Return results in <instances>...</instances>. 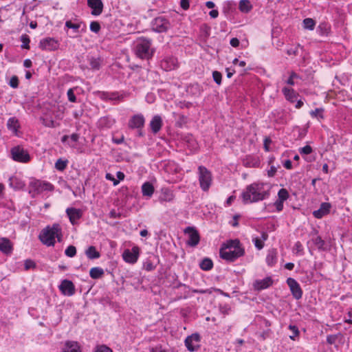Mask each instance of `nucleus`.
<instances>
[{
  "instance_id": "37998d69",
  "label": "nucleus",
  "mask_w": 352,
  "mask_h": 352,
  "mask_svg": "<svg viewBox=\"0 0 352 352\" xmlns=\"http://www.w3.org/2000/svg\"><path fill=\"white\" fill-rule=\"evenodd\" d=\"M65 253L69 257H74L76 254V248L74 245H69L65 250Z\"/></svg>"
},
{
  "instance_id": "052dcab7",
  "label": "nucleus",
  "mask_w": 352,
  "mask_h": 352,
  "mask_svg": "<svg viewBox=\"0 0 352 352\" xmlns=\"http://www.w3.org/2000/svg\"><path fill=\"white\" fill-rule=\"evenodd\" d=\"M230 45L232 46V47H238L239 45V41L238 38H233L230 40Z\"/></svg>"
},
{
  "instance_id": "4468645a",
  "label": "nucleus",
  "mask_w": 352,
  "mask_h": 352,
  "mask_svg": "<svg viewBox=\"0 0 352 352\" xmlns=\"http://www.w3.org/2000/svg\"><path fill=\"white\" fill-rule=\"evenodd\" d=\"M160 65L166 71L173 70L178 67L177 59L173 56H166L161 61Z\"/></svg>"
},
{
  "instance_id": "473e14b6",
  "label": "nucleus",
  "mask_w": 352,
  "mask_h": 352,
  "mask_svg": "<svg viewBox=\"0 0 352 352\" xmlns=\"http://www.w3.org/2000/svg\"><path fill=\"white\" fill-rule=\"evenodd\" d=\"M68 164L67 160H63L61 158L57 160L55 163V168L60 171H63Z\"/></svg>"
},
{
  "instance_id": "6ab92c4d",
  "label": "nucleus",
  "mask_w": 352,
  "mask_h": 352,
  "mask_svg": "<svg viewBox=\"0 0 352 352\" xmlns=\"http://www.w3.org/2000/svg\"><path fill=\"white\" fill-rule=\"evenodd\" d=\"M175 199L173 191L168 188H162L161 190V195L159 197L160 202H171Z\"/></svg>"
},
{
  "instance_id": "7c9ffc66",
  "label": "nucleus",
  "mask_w": 352,
  "mask_h": 352,
  "mask_svg": "<svg viewBox=\"0 0 352 352\" xmlns=\"http://www.w3.org/2000/svg\"><path fill=\"white\" fill-rule=\"evenodd\" d=\"M86 255L90 259L98 258L100 257V253L96 250L94 246H90L86 250Z\"/></svg>"
},
{
  "instance_id": "b1692460",
  "label": "nucleus",
  "mask_w": 352,
  "mask_h": 352,
  "mask_svg": "<svg viewBox=\"0 0 352 352\" xmlns=\"http://www.w3.org/2000/svg\"><path fill=\"white\" fill-rule=\"evenodd\" d=\"M150 126L152 131L157 133L162 128V120L160 116H155L151 121Z\"/></svg>"
},
{
  "instance_id": "39448f33",
  "label": "nucleus",
  "mask_w": 352,
  "mask_h": 352,
  "mask_svg": "<svg viewBox=\"0 0 352 352\" xmlns=\"http://www.w3.org/2000/svg\"><path fill=\"white\" fill-rule=\"evenodd\" d=\"M198 170L200 187L204 191H208L212 184V174L202 166H199Z\"/></svg>"
},
{
  "instance_id": "c85d7f7f",
  "label": "nucleus",
  "mask_w": 352,
  "mask_h": 352,
  "mask_svg": "<svg viewBox=\"0 0 352 352\" xmlns=\"http://www.w3.org/2000/svg\"><path fill=\"white\" fill-rule=\"evenodd\" d=\"M90 276L94 279H97L104 275V270L100 267H92L89 271Z\"/></svg>"
},
{
  "instance_id": "cd10ccee",
  "label": "nucleus",
  "mask_w": 352,
  "mask_h": 352,
  "mask_svg": "<svg viewBox=\"0 0 352 352\" xmlns=\"http://www.w3.org/2000/svg\"><path fill=\"white\" fill-rule=\"evenodd\" d=\"M7 126L8 128L12 131L15 134H16L18 129L20 126L18 120L15 118H10L8 121Z\"/></svg>"
},
{
  "instance_id": "338daca9",
  "label": "nucleus",
  "mask_w": 352,
  "mask_h": 352,
  "mask_svg": "<svg viewBox=\"0 0 352 352\" xmlns=\"http://www.w3.org/2000/svg\"><path fill=\"white\" fill-rule=\"evenodd\" d=\"M23 65L26 68H29L32 66V61L30 59H25L23 62Z\"/></svg>"
},
{
  "instance_id": "79ce46f5",
  "label": "nucleus",
  "mask_w": 352,
  "mask_h": 352,
  "mask_svg": "<svg viewBox=\"0 0 352 352\" xmlns=\"http://www.w3.org/2000/svg\"><path fill=\"white\" fill-rule=\"evenodd\" d=\"M69 138H70V141L68 142L69 146L72 147V148H75L76 147V143L79 140V135L78 133H73L69 137Z\"/></svg>"
},
{
  "instance_id": "bf43d9fd",
  "label": "nucleus",
  "mask_w": 352,
  "mask_h": 352,
  "mask_svg": "<svg viewBox=\"0 0 352 352\" xmlns=\"http://www.w3.org/2000/svg\"><path fill=\"white\" fill-rule=\"evenodd\" d=\"M276 171V168L274 166H271L270 169L267 172V175L269 177H274Z\"/></svg>"
},
{
  "instance_id": "603ef678",
  "label": "nucleus",
  "mask_w": 352,
  "mask_h": 352,
  "mask_svg": "<svg viewBox=\"0 0 352 352\" xmlns=\"http://www.w3.org/2000/svg\"><path fill=\"white\" fill-rule=\"evenodd\" d=\"M311 152H312V148L309 145H307V146L302 147V148H300V153L301 154H305V155L310 154Z\"/></svg>"
},
{
  "instance_id": "7ed1b4c3",
  "label": "nucleus",
  "mask_w": 352,
  "mask_h": 352,
  "mask_svg": "<svg viewBox=\"0 0 352 352\" xmlns=\"http://www.w3.org/2000/svg\"><path fill=\"white\" fill-rule=\"evenodd\" d=\"M56 237L58 242L62 241L61 228L58 223L53 224L52 227L47 226L44 228L38 236L40 241L47 246H54Z\"/></svg>"
},
{
  "instance_id": "ddd939ff",
  "label": "nucleus",
  "mask_w": 352,
  "mask_h": 352,
  "mask_svg": "<svg viewBox=\"0 0 352 352\" xmlns=\"http://www.w3.org/2000/svg\"><path fill=\"white\" fill-rule=\"evenodd\" d=\"M287 283L289 287L291 292L294 298L296 300L301 298L302 296V291L298 283L292 278H288L287 280Z\"/></svg>"
},
{
  "instance_id": "de8ad7c7",
  "label": "nucleus",
  "mask_w": 352,
  "mask_h": 352,
  "mask_svg": "<svg viewBox=\"0 0 352 352\" xmlns=\"http://www.w3.org/2000/svg\"><path fill=\"white\" fill-rule=\"evenodd\" d=\"M90 30L95 33H98L100 30V23L97 21H92L90 24Z\"/></svg>"
},
{
  "instance_id": "f3484780",
  "label": "nucleus",
  "mask_w": 352,
  "mask_h": 352,
  "mask_svg": "<svg viewBox=\"0 0 352 352\" xmlns=\"http://www.w3.org/2000/svg\"><path fill=\"white\" fill-rule=\"evenodd\" d=\"M66 213L72 225L76 223V221L81 218L82 215V210L75 208H68L66 210Z\"/></svg>"
},
{
  "instance_id": "f8f14e48",
  "label": "nucleus",
  "mask_w": 352,
  "mask_h": 352,
  "mask_svg": "<svg viewBox=\"0 0 352 352\" xmlns=\"http://www.w3.org/2000/svg\"><path fill=\"white\" fill-rule=\"evenodd\" d=\"M32 187L34 188L35 193L39 194L43 191H52L54 186L49 182L36 180L31 183Z\"/></svg>"
},
{
  "instance_id": "dca6fc26",
  "label": "nucleus",
  "mask_w": 352,
  "mask_h": 352,
  "mask_svg": "<svg viewBox=\"0 0 352 352\" xmlns=\"http://www.w3.org/2000/svg\"><path fill=\"white\" fill-rule=\"evenodd\" d=\"M39 47L42 50L52 51L58 47L57 41L52 38H46L40 41Z\"/></svg>"
},
{
  "instance_id": "bb28decb",
  "label": "nucleus",
  "mask_w": 352,
  "mask_h": 352,
  "mask_svg": "<svg viewBox=\"0 0 352 352\" xmlns=\"http://www.w3.org/2000/svg\"><path fill=\"white\" fill-rule=\"evenodd\" d=\"M239 8L241 12L248 13L252 9V6L248 0H241Z\"/></svg>"
},
{
  "instance_id": "2f4dec72",
  "label": "nucleus",
  "mask_w": 352,
  "mask_h": 352,
  "mask_svg": "<svg viewBox=\"0 0 352 352\" xmlns=\"http://www.w3.org/2000/svg\"><path fill=\"white\" fill-rule=\"evenodd\" d=\"M199 266L201 270L208 271L212 268L213 263L211 259L206 258L201 261Z\"/></svg>"
},
{
  "instance_id": "13d9d810",
  "label": "nucleus",
  "mask_w": 352,
  "mask_h": 352,
  "mask_svg": "<svg viewBox=\"0 0 352 352\" xmlns=\"http://www.w3.org/2000/svg\"><path fill=\"white\" fill-rule=\"evenodd\" d=\"M272 142V140L270 138H265L264 140V148L266 151H270V144Z\"/></svg>"
},
{
  "instance_id": "69168bd1",
  "label": "nucleus",
  "mask_w": 352,
  "mask_h": 352,
  "mask_svg": "<svg viewBox=\"0 0 352 352\" xmlns=\"http://www.w3.org/2000/svg\"><path fill=\"white\" fill-rule=\"evenodd\" d=\"M283 201H280V200H279V201H276V204H276V208H277V210H278V211L282 210L283 207Z\"/></svg>"
},
{
  "instance_id": "a18cd8bd",
  "label": "nucleus",
  "mask_w": 352,
  "mask_h": 352,
  "mask_svg": "<svg viewBox=\"0 0 352 352\" xmlns=\"http://www.w3.org/2000/svg\"><path fill=\"white\" fill-rule=\"evenodd\" d=\"M95 352H113V351L109 346L102 344L96 347Z\"/></svg>"
},
{
  "instance_id": "a211bd4d",
  "label": "nucleus",
  "mask_w": 352,
  "mask_h": 352,
  "mask_svg": "<svg viewBox=\"0 0 352 352\" xmlns=\"http://www.w3.org/2000/svg\"><path fill=\"white\" fill-rule=\"evenodd\" d=\"M87 4L92 9L93 15L98 16L102 13L103 3L101 0H87Z\"/></svg>"
},
{
  "instance_id": "5701e85b",
  "label": "nucleus",
  "mask_w": 352,
  "mask_h": 352,
  "mask_svg": "<svg viewBox=\"0 0 352 352\" xmlns=\"http://www.w3.org/2000/svg\"><path fill=\"white\" fill-rule=\"evenodd\" d=\"M144 118L142 115H135L129 120V126L132 129H139L143 126Z\"/></svg>"
},
{
  "instance_id": "f257e3e1",
  "label": "nucleus",
  "mask_w": 352,
  "mask_h": 352,
  "mask_svg": "<svg viewBox=\"0 0 352 352\" xmlns=\"http://www.w3.org/2000/svg\"><path fill=\"white\" fill-rule=\"evenodd\" d=\"M267 185L263 183H253L246 187L242 193L245 204L257 202L267 199L270 195Z\"/></svg>"
},
{
  "instance_id": "3c124183",
  "label": "nucleus",
  "mask_w": 352,
  "mask_h": 352,
  "mask_svg": "<svg viewBox=\"0 0 352 352\" xmlns=\"http://www.w3.org/2000/svg\"><path fill=\"white\" fill-rule=\"evenodd\" d=\"M322 112V111H311L310 115L311 118H316L317 120H320V119L323 118Z\"/></svg>"
},
{
  "instance_id": "72a5a7b5",
  "label": "nucleus",
  "mask_w": 352,
  "mask_h": 352,
  "mask_svg": "<svg viewBox=\"0 0 352 352\" xmlns=\"http://www.w3.org/2000/svg\"><path fill=\"white\" fill-rule=\"evenodd\" d=\"M41 120H42L43 124L48 127H56L58 124L56 122L53 120L52 118H48L47 116L41 118Z\"/></svg>"
},
{
  "instance_id": "e433bc0d",
  "label": "nucleus",
  "mask_w": 352,
  "mask_h": 352,
  "mask_svg": "<svg viewBox=\"0 0 352 352\" xmlns=\"http://www.w3.org/2000/svg\"><path fill=\"white\" fill-rule=\"evenodd\" d=\"M21 41L22 42L21 47L23 49L29 50V43L30 42L29 36L27 34H23L21 37Z\"/></svg>"
},
{
  "instance_id": "58836bf2",
  "label": "nucleus",
  "mask_w": 352,
  "mask_h": 352,
  "mask_svg": "<svg viewBox=\"0 0 352 352\" xmlns=\"http://www.w3.org/2000/svg\"><path fill=\"white\" fill-rule=\"evenodd\" d=\"M82 24V22L75 23L71 21H67L65 23V26L68 28L73 29L75 32H76L81 27Z\"/></svg>"
},
{
  "instance_id": "2eb2a0df",
  "label": "nucleus",
  "mask_w": 352,
  "mask_h": 352,
  "mask_svg": "<svg viewBox=\"0 0 352 352\" xmlns=\"http://www.w3.org/2000/svg\"><path fill=\"white\" fill-rule=\"evenodd\" d=\"M59 289L64 295L72 296L75 294L74 283L69 280H63L59 285Z\"/></svg>"
},
{
  "instance_id": "5fc2aeb1",
  "label": "nucleus",
  "mask_w": 352,
  "mask_h": 352,
  "mask_svg": "<svg viewBox=\"0 0 352 352\" xmlns=\"http://www.w3.org/2000/svg\"><path fill=\"white\" fill-rule=\"evenodd\" d=\"M254 245L258 250H261L264 246L263 241L258 238L254 239Z\"/></svg>"
},
{
  "instance_id": "412c9836",
  "label": "nucleus",
  "mask_w": 352,
  "mask_h": 352,
  "mask_svg": "<svg viewBox=\"0 0 352 352\" xmlns=\"http://www.w3.org/2000/svg\"><path fill=\"white\" fill-rule=\"evenodd\" d=\"M13 246L10 241L7 238H0V251L6 255L12 252Z\"/></svg>"
},
{
  "instance_id": "4c0bfd02",
  "label": "nucleus",
  "mask_w": 352,
  "mask_h": 352,
  "mask_svg": "<svg viewBox=\"0 0 352 352\" xmlns=\"http://www.w3.org/2000/svg\"><path fill=\"white\" fill-rule=\"evenodd\" d=\"M314 243L317 246V248L319 250H325V248H324L325 242L324 240L322 239V238L320 236H317L314 240Z\"/></svg>"
},
{
  "instance_id": "c756f323",
  "label": "nucleus",
  "mask_w": 352,
  "mask_h": 352,
  "mask_svg": "<svg viewBox=\"0 0 352 352\" xmlns=\"http://www.w3.org/2000/svg\"><path fill=\"white\" fill-rule=\"evenodd\" d=\"M90 68L94 70H98L100 68L102 60L100 58L91 57L89 58Z\"/></svg>"
},
{
  "instance_id": "4d7b16f0",
  "label": "nucleus",
  "mask_w": 352,
  "mask_h": 352,
  "mask_svg": "<svg viewBox=\"0 0 352 352\" xmlns=\"http://www.w3.org/2000/svg\"><path fill=\"white\" fill-rule=\"evenodd\" d=\"M180 6L182 8H183L184 10H186L189 8V0H181L180 1Z\"/></svg>"
},
{
  "instance_id": "aec40b11",
  "label": "nucleus",
  "mask_w": 352,
  "mask_h": 352,
  "mask_svg": "<svg viewBox=\"0 0 352 352\" xmlns=\"http://www.w3.org/2000/svg\"><path fill=\"white\" fill-rule=\"evenodd\" d=\"M273 283V280L270 277H266L263 280H256L253 284L254 288L256 290L260 291L267 289L270 287Z\"/></svg>"
},
{
  "instance_id": "e2e57ef3",
  "label": "nucleus",
  "mask_w": 352,
  "mask_h": 352,
  "mask_svg": "<svg viewBox=\"0 0 352 352\" xmlns=\"http://www.w3.org/2000/svg\"><path fill=\"white\" fill-rule=\"evenodd\" d=\"M283 165H284L285 168L287 169H292V163L291 160H286L284 162Z\"/></svg>"
},
{
  "instance_id": "49530a36",
  "label": "nucleus",
  "mask_w": 352,
  "mask_h": 352,
  "mask_svg": "<svg viewBox=\"0 0 352 352\" xmlns=\"http://www.w3.org/2000/svg\"><path fill=\"white\" fill-rule=\"evenodd\" d=\"M9 85L11 87L16 89L19 87V78L16 76H13L9 82Z\"/></svg>"
},
{
  "instance_id": "09e8293b",
  "label": "nucleus",
  "mask_w": 352,
  "mask_h": 352,
  "mask_svg": "<svg viewBox=\"0 0 352 352\" xmlns=\"http://www.w3.org/2000/svg\"><path fill=\"white\" fill-rule=\"evenodd\" d=\"M212 77H213L214 80L215 81V82L217 85H220L221 83L222 75L220 72H219L217 71L213 72Z\"/></svg>"
},
{
  "instance_id": "0e129e2a",
  "label": "nucleus",
  "mask_w": 352,
  "mask_h": 352,
  "mask_svg": "<svg viewBox=\"0 0 352 352\" xmlns=\"http://www.w3.org/2000/svg\"><path fill=\"white\" fill-rule=\"evenodd\" d=\"M209 15L213 18V19H215L219 15V12L218 10H211L210 12H209Z\"/></svg>"
},
{
  "instance_id": "0eeeda50",
  "label": "nucleus",
  "mask_w": 352,
  "mask_h": 352,
  "mask_svg": "<svg viewBox=\"0 0 352 352\" xmlns=\"http://www.w3.org/2000/svg\"><path fill=\"white\" fill-rule=\"evenodd\" d=\"M282 91L287 100L291 103L294 104V107L296 109L301 108L303 104V101L298 94L293 89L288 87H283Z\"/></svg>"
},
{
  "instance_id": "393cba45",
  "label": "nucleus",
  "mask_w": 352,
  "mask_h": 352,
  "mask_svg": "<svg viewBox=\"0 0 352 352\" xmlns=\"http://www.w3.org/2000/svg\"><path fill=\"white\" fill-rule=\"evenodd\" d=\"M155 191L154 186L148 182L144 183L142 186V193L144 197H151Z\"/></svg>"
},
{
  "instance_id": "6e6552de",
  "label": "nucleus",
  "mask_w": 352,
  "mask_h": 352,
  "mask_svg": "<svg viewBox=\"0 0 352 352\" xmlns=\"http://www.w3.org/2000/svg\"><path fill=\"white\" fill-rule=\"evenodd\" d=\"M201 338L199 333H192L190 336H188L184 341L185 346L190 351H195L199 348V342Z\"/></svg>"
},
{
  "instance_id": "c9c22d12",
  "label": "nucleus",
  "mask_w": 352,
  "mask_h": 352,
  "mask_svg": "<svg viewBox=\"0 0 352 352\" xmlns=\"http://www.w3.org/2000/svg\"><path fill=\"white\" fill-rule=\"evenodd\" d=\"M10 185L14 188H22L24 186V184L19 181L16 177H12L10 178Z\"/></svg>"
},
{
  "instance_id": "9d476101",
  "label": "nucleus",
  "mask_w": 352,
  "mask_h": 352,
  "mask_svg": "<svg viewBox=\"0 0 352 352\" xmlns=\"http://www.w3.org/2000/svg\"><path fill=\"white\" fill-rule=\"evenodd\" d=\"M139 254L140 248L138 246H134L131 250H125L123 252L122 256L126 263L133 264L138 261Z\"/></svg>"
},
{
  "instance_id": "6e6d98bb",
  "label": "nucleus",
  "mask_w": 352,
  "mask_h": 352,
  "mask_svg": "<svg viewBox=\"0 0 352 352\" xmlns=\"http://www.w3.org/2000/svg\"><path fill=\"white\" fill-rule=\"evenodd\" d=\"M298 50V46H296L294 47H291L287 50V54L289 56H291V55L296 56L297 54Z\"/></svg>"
},
{
  "instance_id": "a878e982",
  "label": "nucleus",
  "mask_w": 352,
  "mask_h": 352,
  "mask_svg": "<svg viewBox=\"0 0 352 352\" xmlns=\"http://www.w3.org/2000/svg\"><path fill=\"white\" fill-rule=\"evenodd\" d=\"M63 352H80V347L77 342L67 341L65 344Z\"/></svg>"
},
{
  "instance_id": "680f3d73",
  "label": "nucleus",
  "mask_w": 352,
  "mask_h": 352,
  "mask_svg": "<svg viewBox=\"0 0 352 352\" xmlns=\"http://www.w3.org/2000/svg\"><path fill=\"white\" fill-rule=\"evenodd\" d=\"M294 250H296L297 252H300L302 250V246L300 242L298 241L295 243Z\"/></svg>"
},
{
  "instance_id": "f704fd0d",
  "label": "nucleus",
  "mask_w": 352,
  "mask_h": 352,
  "mask_svg": "<svg viewBox=\"0 0 352 352\" xmlns=\"http://www.w3.org/2000/svg\"><path fill=\"white\" fill-rule=\"evenodd\" d=\"M316 25V22L311 18H307L303 20V27L305 29L313 30Z\"/></svg>"
},
{
  "instance_id": "8fccbe9b",
  "label": "nucleus",
  "mask_w": 352,
  "mask_h": 352,
  "mask_svg": "<svg viewBox=\"0 0 352 352\" xmlns=\"http://www.w3.org/2000/svg\"><path fill=\"white\" fill-rule=\"evenodd\" d=\"M24 267L25 270H29L30 269L35 268L36 264L32 260L28 259L25 261Z\"/></svg>"
},
{
  "instance_id": "9b49d317",
  "label": "nucleus",
  "mask_w": 352,
  "mask_h": 352,
  "mask_svg": "<svg viewBox=\"0 0 352 352\" xmlns=\"http://www.w3.org/2000/svg\"><path fill=\"white\" fill-rule=\"evenodd\" d=\"M170 28L169 21L163 16H159L154 19L153 23V28L156 32H164Z\"/></svg>"
},
{
  "instance_id": "4be33fe9",
  "label": "nucleus",
  "mask_w": 352,
  "mask_h": 352,
  "mask_svg": "<svg viewBox=\"0 0 352 352\" xmlns=\"http://www.w3.org/2000/svg\"><path fill=\"white\" fill-rule=\"evenodd\" d=\"M331 204L329 203H322L318 210L314 211L313 214L316 218L320 219L329 212Z\"/></svg>"
},
{
  "instance_id": "774afa93",
  "label": "nucleus",
  "mask_w": 352,
  "mask_h": 352,
  "mask_svg": "<svg viewBox=\"0 0 352 352\" xmlns=\"http://www.w3.org/2000/svg\"><path fill=\"white\" fill-rule=\"evenodd\" d=\"M146 98L148 102H152L154 101V95L153 94H148Z\"/></svg>"
},
{
  "instance_id": "1a4fd4ad",
  "label": "nucleus",
  "mask_w": 352,
  "mask_h": 352,
  "mask_svg": "<svg viewBox=\"0 0 352 352\" xmlns=\"http://www.w3.org/2000/svg\"><path fill=\"white\" fill-rule=\"evenodd\" d=\"M184 232L188 235L187 244L189 246L195 247L199 243L200 236L198 231L192 227H187L184 230Z\"/></svg>"
},
{
  "instance_id": "864d4df0",
  "label": "nucleus",
  "mask_w": 352,
  "mask_h": 352,
  "mask_svg": "<svg viewBox=\"0 0 352 352\" xmlns=\"http://www.w3.org/2000/svg\"><path fill=\"white\" fill-rule=\"evenodd\" d=\"M67 97L70 102H75L76 101V96L74 95V89H69L67 91Z\"/></svg>"
},
{
  "instance_id": "f03ea898",
  "label": "nucleus",
  "mask_w": 352,
  "mask_h": 352,
  "mask_svg": "<svg viewBox=\"0 0 352 352\" xmlns=\"http://www.w3.org/2000/svg\"><path fill=\"white\" fill-rule=\"evenodd\" d=\"M244 253V249L238 239L228 241L219 251L221 258L230 262L243 256Z\"/></svg>"
},
{
  "instance_id": "a19ab883",
  "label": "nucleus",
  "mask_w": 352,
  "mask_h": 352,
  "mask_svg": "<svg viewBox=\"0 0 352 352\" xmlns=\"http://www.w3.org/2000/svg\"><path fill=\"white\" fill-rule=\"evenodd\" d=\"M278 199L281 201H284L287 199L289 193L285 188H281L278 193Z\"/></svg>"
},
{
  "instance_id": "20e7f679",
  "label": "nucleus",
  "mask_w": 352,
  "mask_h": 352,
  "mask_svg": "<svg viewBox=\"0 0 352 352\" xmlns=\"http://www.w3.org/2000/svg\"><path fill=\"white\" fill-rule=\"evenodd\" d=\"M135 53L142 59H149L152 57L153 51L151 48V42L145 38L137 41L135 47Z\"/></svg>"
},
{
  "instance_id": "c03bdc74",
  "label": "nucleus",
  "mask_w": 352,
  "mask_h": 352,
  "mask_svg": "<svg viewBox=\"0 0 352 352\" xmlns=\"http://www.w3.org/2000/svg\"><path fill=\"white\" fill-rule=\"evenodd\" d=\"M289 329L293 332V335L292 336H290L289 338L294 340H295V338L298 336L299 335V330L298 329V327L295 325H292L290 324L289 326Z\"/></svg>"
},
{
  "instance_id": "ea45409f",
  "label": "nucleus",
  "mask_w": 352,
  "mask_h": 352,
  "mask_svg": "<svg viewBox=\"0 0 352 352\" xmlns=\"http://www.w3.org/2000/svg\"><path fill=\"white\" fill-rule=\"evenodd\" d=\"M342 338V334L338 333L335 335H329L327 338V342L329 344H333L336 343V342L339 339Z\"/></svg>"
},
{
  "instance_id": "423d86ee",
  "label": "nucleus",
  "mask_w": 352,
  "mask_h": 352,
  "mask_svg": "<svg viewBox=\"0 0 352 352\" xmlns=\"http://www.w3.org/2000/svg\"><path fill=\"white\" fill-rule=\"evenodd\" d=\"M11 155L13 160L19 162L26 163L30 160L28 151L21 146H16L11 149Z\"/></svg>"
}]
</instances>
